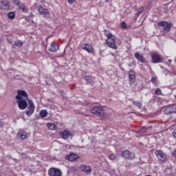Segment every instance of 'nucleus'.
<instances>
[{
    "mask_svg": "<svg viewBox=\"0 0 176 176\" xmlns=\"http://www.w3.org/2000/svg\"><path fill=\"white\" fill-rule=\"evenodd\" d=\"M48 50L50 52H52V53H56V52H57V50H58V45H57V44H56V43L52 42L50 44Z\"/></svg>",
    "mask_w": 176,
    "mask_h": 176,
    "instance_id": "a211bd4d",
    "label": "nucleus"
},
{
    "mask_svg": "<svg viewBox=\"0 0 176 176\" xmlns=\"http://www.w3.org/2000/svg\"><path fill=\"white\" fill-rule=\"evenodd\" d=\"M91 112L94 115H97V116H104L105 113L104 112V109L98 106L94 107L93 109H91Z\"/></svg>",
    "mask_w": 176,
    "mask_h": 176,
    "instance_id": "7ed1b4c3",
    "label": "nucleus"
},
{
    "mask_svg": "<svg viewBox=\"0 0 176 176\" xmlns=\"http://www.w3.org/2000/svg\"><path fill=\"white\" fill-rule=\"evenodd\" d=\"M21 46H23V41H21V40H16L14 41L12 47H21Z\"/></svg>",
    "mask_w": 176,
    "mask_h": 176,
    "instance_id": "4be33fe9",
    "label": "nucleus"
},
{
    "mask_svg": "<svg viewBox=\"0 0 176 176\" xmlns=\"http://www.w3.org/2000/svg\"><path fill=\"white\" fill-rule=\"evenodd\" d=\"M67 2L69 5H72V3H74L75 2V0H68Z\"/></svg>",
    "mask_w": 176,
    "mask_h": 176,
    "instance_id": "4c0bfd02",
    "label": "nucleus"
},
{
    "mask_svg": "<svg viewBox=\"0 0 176 176\" xmlns=\"http://www.w3.org/2000/svg\"><path fill=\"white\" fill-rule=\"evenodd\" d=\"M81 47L82 50H85L88 53H93V52H94V48H93V46L88 43H83Z\"/></svg>",
    "mask_w": 176,
    "mask_h": 176,
    "instance_id": "ddd939ff",
    "label": "nucleus"
},
{
    "mask_svg": "<svg viewBox=\"0 0 176 176\" xmlns=\"http://www.w3.org/2000/svg\"><path fill=\"white\" fill-rule=\"evenodd\" d=\"M129 78V85H133L135 82V72L130 71L128 74Z\"/></svg>",
    "mask_w": 176,
    "mask_h": 176,
    "instance_id": "f3484780",
    "label": "nucleus"
},
{
    "mask_svg": "<svg viewBox=\"0 0 176 176\" xmlns=\"http://www.w3.org/2000/svg\"><path fill=\"white\" fill-rule=\"evenodd\" d=\"M155 155L157 159L161 160V162H166V155L164 154V153H163V151H162V150L156 151Z\"/></svg>",
    "mask_w": 176,
    "mask_h": 176,
    "instance_id": "f8f14e48",
    "label": "nucleus"
},
{
    "mask_svg": "<svg viewBox=\"0 0 176 176\" xmlns=\"http://www.w3.org/2000/svg\"><path fill=\"white\" fill-rule=\"evenodd\" d=\"M170 76H176V69L173 68V71L169 72Z\"/></svg>",
    "mask_w": 176,
    "mask_h": 176,
    "instance_id": "72a5a7b5",
    "label": "nucleus"
},
{
    "mask_svg": "<svg viewBox=\"0 0 176 176\" xmlns=\"http://www.w3.org/2000/svg\"><path fill=\"white\" fill-rule=\"evenodd\" d=\"M164 115H171L176 113V104H170L168 106L164 111Z\"/></svg>",
    "mask_w": 176,
    "mask_h": 176,
    "instance_id": "0eeeda50",
    "label": "nucleus"
},
{
    "mask_svg": "<svg viewBox=\"0 0 176 176\" xmlns=\"http://www.w3.org/2000/svg\"><path fill=\"white\" fill-rule=\"evenodd\" d=\"M18 137H19L21 140H25L27 138V132L23 130H20L18 133Z\"/></svg>",
    "mask_w": 176,
    "mask_h": 176,
    "instance_id": "aec40b11",
    "label": "nucleus"
},
{
    "mask_svg": "<svg viewBox=\"0 0 176 176\" xmlns=\"http://www.w3.org/2000/svg\"><path fill=\"white\" fill-rule=\"evenodd\" d=\"M60 135L63 138V140H68L69 137H71V133L69 131H65L60 132Z\"/></svg>",
    "mask_w": 176,
    "mask_h": 176,
    "instance_id": "6ab92c4d",
    "label": "nucleus"
},
{
    "mask_svg": "<svg viewBox=\"0 0 176 176\" xmlns=\"http://www.w3.org/2000/svg\"><path fill=\"white\" fill-rule=\"evenodd\" d=\"M134 56L135 59L140 61V63H142L143 64H145V63H146V59L145 58V57H144V55H142L140 52L135 53Z\"/></svg>",
    "mask_w": 176,
    "mask_h": 176,
    "instance_id": "4468645a",
    "label": "nucleus"
},
{
    "mask_svg": "<svg viewBox=\"0 0 176 176\" xmlns=\"http://www.w3.org/2000/svg\"><path fill=\"white\" fill-rule=\"evenodd\" d=\"M38 12L39 14H41V16H43V17H50V12H49V10L46 8H43V7H38Z\"/></svg>",
    "mask_w": 176,
    "mask_h": 176,
    "instance_id": "6e6552de",
    "label": "nucleus"
},
{
    "mask_svg": "<svg viewBox=\"0 0 176 176\" xmlns=\"http://www.w3.org/2000/svg\"><path fill=\"white\" fill-rule=\"evenodd\" d=\"M133 105H135L136 107H138L139 108H141L142 107V104L140 101H133Z\"/></svg>",
    "mask_w": 176,
    "mask_h": 176,
    "instance_id": "cd10ccee",
    "label": "nucleus"
},
{
    "mask_svg": "<svg viewBox=\"0 0 176 176\" xmlns=\"http://www.w3.org/2000/svg\"><path fill=\"white\" fill-rule=\"evenodd\" d=\"M65 159L66 160H69V162H75V160L79 159V156L74 153H72L69 155H67Z\"/></svg>",
    "mask_w": 176,
    "mask_h": 176,
    "instance_id": "dca6fc26",
    "label": "nucleus"
},
{
    "mask_svg": "<svg viewBox=\"0 0 176 176\" xmlns=\"http://www.w3.org/2000/svg\"><path fill=\"white\" fill-rule=\"evenodd\" d=\"M152 62L157 64L162 61V56L157 52H153L151 54Z\"/></svg>",
    "mask_w": 176,
    "mask_h": 176,
    "instance_id": "1a4fd4ad",
    "label": "nucleus"
},
{
    "mask_svg": "<svg viewBox=\"0 0 176 176\" xmlns=\"http://www.w3.org/2000/svg\"><path fill=\"white\" fill-rule=\"evenodd\" d=\"M107 1V2H108V1H109V0H106Z\"/></svg>",
    "mask_w": 176,
    "mask_h": 176,
    "instance_id": "49530a36",
    "label": "nucleus"
},
{
    "mask_svg": "<svg viewBox=\"0 0 176 176\" xmlns=\"http://www.w3.org/2000/svg\"><path fill=\"white\" fill-rule=\"evenodd\" d=\"M155 94L156 96H162V89H160V88H157L156 90L155 91Z\"/></svg>",
    "mask_w": 176,
    "mask_h": 176,
    "instance_id": "7c9ffc66",
    "label": "nucleus"
},
{
    "mask_svg": "<svg viewBox=\"0 0 176 176\" xmlns=\"http://www.w3.org/2000/svg\"><path fill=\"white\" fill-rule=\"evenodd\" d=\"M47 126L48 129H50V130H54V129L56 128V124L53 123H47Z\"/></svg>",
    "mask_w": 176,
    "mask_h": 176,
    "instance_id": "bb28decb",
    "label": "nucleus"
},
{
    "mask_svg": "<svg viewBox=\"0 0 176 176\" xmlns=\"http://www.w3.org/2000/svg\"><path fill=\"white\" fill-rule=\"evenodd\" d=\"M80 170L85 174H90L91 173V167L89 165H86V164L81 165Z\"/></svg>",
    "mask_w": 176,
    "mask_h": 176,
    "instance_id": "2eb2a0df",
    "label": "nucleus"
},
{
    "mask_svg": "<svg viewBox=\"0 0 176 176\" xmlns=\"http://www.w3.org/2000/svg\"><path fill=\"white\" fill-rule=\"evenodd\" d=\"M106 43L109 47L116 49V43H115V36L106 40Z\"/></svg>",
    "mask_w": 176,
    "mask_h": 176,
    "instance_id": "9b49d317",
    "label": "nucleus"
},
{
    "mask_svg": "<svg viewBox=\"0 0 176 176\" xmlns=\"http://www.w3.org/2000/svg\"><path fill=\"white\" fill-rule=\"evenodd\" d=\"M18 8L23 13L28 12V8H27V6L24 3H21Z\"/></svg>",
    "mask_w": 176,
    "mask_h": 176,
    "instance_id": "412c9836",
    "label": "nucleus"
},
{
    "mask_svg": "<svg viewBox=\"0 0 176 176\" xmlns=\"http://www.w3.org/2000/svg\"><path fill=\"white\" fill-rule=\"evenodd\" d=\"M129 67H134V62H131L129 64Z\"/></svg>",
    "mask_w": 176,
    "mask_h": 176,
    "instance_id": "ea45409f",
    "label": "nucleus"
},
{
    "mask_svg": "<svg viewBox=\"0 0 176 176\" xmlns=\"http://www.w3.org/2000/svg\"><path fill=\"white\" fill-rule=\"evenodd\" d=\"M16 103L19 109L21 111H24V109H26L27 107H28L27 99H16Z\"/></svg>",
    "mask_w": 176,
    "mask_h": 176,
    "instance_id": "f03ea898",
    "label": "nucleus"
},
{
    "mask_svg": "<svg viewBox=\"0 0 176 176\" xmlns=\"http://www.w3.org/2000/svg\"><path fill=\"white\" fill-rule=\"evenodd\" d=\"M10 8V1L8 0H3L0 1V9L1 10H8Z\"/></svg>",
    "mask_w": 176,
    "mask_h": 176,
    "instance_id": "9d476101",
    "label": "nucleus"
},
{
    "mask_svg": "<svg viewBox=\"0 0 176 176\" xmlns=\"http://www.w3.org/2000/svg\"><path fill=\"white\" fill-rule=\"evenodd\" d=\"M165 10H164V13L166 14H167V13H168V10L167 9V8H164Z\"/></svg>",
    "mask_w": 176,
    "mask_h": 176,
    "instance_id": "a19ab883",
    "label": "nucleus"
},
{
    "mask_svg": "<svg viewBox=\"0 0 176 176\" xmlns=\"http://www.w3.org/2000/svg\"><path fill=\"white\" fill-rule=\"evenodd\" d=\"M85 80H86V82H87L88 83H92L93 82V77H91V76H86L85 77Z\"/></svg>",
    "mask_w": 176,
    "mask_h": 176,
    "instance_id": "a878e982",
    "label": "nucleus"
},
{
    "mask_svg": "<svg viewBox=\"0 0 176 176\" xmlns=\"http://www.w3.org/2000/svg\"><path fill=\"white\" fill-rule=\"evenodd\" d=\"M8 19H10V20H13V19H14V17H16V14L14 13V12H10L8 14Z\"/></svg>",
    "mask_w": 176,
    "mask_h": 176,
    "instance_id": "b1692460",
    "label": "nucleus"
},
{
    "mask_svg": "<svg viewBox=\"0 0 176 176\" xmlns=\"http://www.w3.org/2000/svg\"><path fill=\"white\" fill-rule=\"evenodd\" d=\"M7 157H8V159H12V155H7Z\"/></svg>",
    "mask_w": 176,
    "mask_h": 176,
    "instance_id": "79ce46f5",
    "label": "nucleus"
},
{
    "mask_svg": "<svg viewBox=\"0 0 176 176\" xmlns=\"http://www.w3.org/2000/svg\"><path fill=\"white\" fill-rule=\"evenodd\" d=\"M151 82L153 83L154 86H157V77H153L151 78Z\"/></svg>",
    "mask_w": 176,
    "mask_h": 176,
    "instance_id": "c85d7f7f",
    "label": "nucleus"
},
{
    "mask_svg": "<svg viewBox=\"0 0 176 176\" xmlns=\"http://www.w3.org/2000/svg\"><path fill=\"white\" fill-rule=\"evenodd\" d=\"M41 118H46L47 116V111L46 110H41L39 113Z\"/></svg>",
    "mask_w": 176,
    "mask_h": 176,
    "instance_id": "393cba45",
    "label": "nucleus"
},
{
    "mask_svg": "<svg viewBox=\"0 0 176 176\" xmlns=\"http://www.w3.org/2000/svg\"><path fill=\"white\" fill-rule=\"evenodd\" d=\"M172 155L174 157H175V160H176V150H175L173 153H172Z\"/></svg>",
    "mask_w": 176,
    "mask_h": 176,
    "instance_id": "58836bf2",
    "label": "nucleus"
},
{
    "mask_svg": "<svg viewBox=\"0 0 176 176\" xmlns=\"http://www.w3.org/2000/svg\"><path fill=\"white\" fill-rule=\"evenodd\" d=\"M49 176H62L63 172L60 168H51L48 170Z\"/></svg>",
    "mask_w": 176,
    "mask_h": 176,
    "instance_id": "423d86ee",
    "label": "nucleus"
},
{
    "mask_svg": "<svg viewBox=\"0 0 176 176\" xmlns=\"http://www.w3.org/2000/svg\"><path fill=\"white\" fill-rule=\"evenodd\" d=\"M17 95L15 96L16 100H27L28 102V110L25 111V115L30 118L35 111V104L32 100L28 99V94L24 90L19 89L16 91Z\"/></svg>",
    "mask_w": 176,
    "mask_h": 176,
    "instance_id": "f257e3e1",
    "label": "nucleus"
},
{
    "mask_svg": "<svg viewBox=\"0 0 176 176\" xmlns=\"http://www.w3.org/2000/svg\"><path fill=\"white\" fill-rule=\"evenodd\" d=\"M102 52H104L103 50H100L99 53L100 54H102Z\"/></svg>",
    "mask_w": 176,
    "mask_h": 176,
    "instance_id": "37998d69",
    "label": "nucleus"
},
{
    "mask_svg": "<svg viewBox=\"0 0 176 176\" xmlns=\"http://www.w3.org/2000/svg\"><path fill=\"white\" fill-rule=\"evenodd\" d=\"M109 159L110 160H116V155L115 154H110L109 155Z\"/></svg>",
    "mask_w": 176,
    "mask_h": 176,
    "instance_id": "473e14b6",
    "label": "nucleus"
},
{
    "mask_svg": "<svg viewBox=\"0 0 176 176\" xmlns=\"http://www.w3.org/2000/svg\"><path fill=\"white\" fill-rule=\"evenodd\" d=\"M121 28L123 29V30H125V28H127V25L126 24V22H122L121 23Z\"/></svg>",
    "mask_w": 176,
    "mask_h": 176,
    "instance_id": "c9c22d12",
    "label": "nucleus"
},
{
    "mask_svg": "<svg viewBox=\"0 0 176 176\" xmlns=\"http://www.w3.org/2000/svg\"><path fill=\"white\" fill-rule=\"evenodd\" d=\"M14 3L16 6H18V8H19L20 6V5L21 4V2L20 1V0H14Z\"/></svg>",
    "mask_w": 176,
    "mask_h": 176,
    "instance_id": "f704fd0d",
    "label": "nucleus"
},
{
    "mask_svg": "<svg viewBox=\"0 0 176 176\" xmlns=\"http://www.w3.org/2000/svg\"><path fill=\"white\" fill-rule=\"evenodd\" d=\"M146 130H148V129L145 126H143L142 129H140V133L141 134H145V133H146Z\"/></svg>",
    "mask_w": 176,
    "mask_h": 176,
    "instance_id": "2f4dec72",
    "label": "nucleus"
},
{
    "mask_svg": "<svg viewBox=\"0 0 176 176\" xmlns=\"http://www.w3.org/2000/svg\"><path fill=\"white\" fill-rule=\"evenodd\" d=\"M121 156L124 157V159H126L127 160H133L134 157H135V155L129 150H125L121 152Z\"/></svg>",
    "mask_w": 176,
    "mask_h": 176,
    "instance_id": "20e7f679",
    "label": "nucleus"
},
{
    "mask_svg": "<svg viewBox=\"0 0 176 176\" xmlns=\"http://www.w3.org/2000/svg\"><path fill=\"white\" fill-rule=\"evenodd\" d=\"M2 121L0 120V127H2Z\"/></svg>",
    "mask_w": 176,
    "mask_h": 176,
    "instance_id": "c03bdc74",
    "label": "nucleus"
},
{
    "mask_svg": "<svg viewBox=\"0 0 176 176\" xmlns=\"http://www.w3.org/2000/svg\"><path fill=\"white\" fill-rule=\"evenodd\" d=\"M164 74H165L166 76H167L168 75H170V71L168 70H165L164 72Z\"/></svg>",
    "mask_w": 176,
    "mask_h": 176,
    "instance_id": "e433bc0d",
    "label": "nucleus"
},
{
    "mask_svg": "<svg viewBox=\"0 0 176 176\" xmlns=\"http://www.w3.org/2000/svg\"><path fill=\"white\" fill-rule=\"evenodd\" d=\"M143 11H144V8H139L138 12L135 14L136 17H138V16H140V14H141V13H142Z\"/></svg>",
    "mask_w": 176,
    "mask_h": 176,
    "instance_id": "c756f323",
    "label": "nucleus"
},
{
    "mask_svg": "<svg viewBox=\"0 0 176 176\" xmlns=\"http://www.w3.org/2000/svg\"><path fill=\"white\" fill-rule=\"evenodd\" d=\"M157 25H159V27H164V32L167 33L170 32L172 24L171 23H168L167 21H160L157 23Z\"/></svg>",
    "mask_w": 176,
    "mask_h": 176,
    "instance_id": "39448f33",
    "label": "nucleus"
},
{
    "mask_svg": "<svg viewBox=\"0 0 176 176\" xmlns=\"http://www.w3.org/2000/svg\"><path fill=\"white\" fill-rule=\"evenodd\" d=\"M169 63H171V60H168Z\"/></svg>",
    "mask_w": 176,
    "mask_h": 176,
    "instance_id": "a18cd8bd",
    "label": "nucleus"
},
{
    "mask_svg": "<svg viewBox=\"0 0 176 176\" xmlns=\"http://www.w3.org/2000/svg\"><path fill=\"white\" fill-rule=\"evenodd\" d=\"M104 35H105V36L107 37V39H109L110 38H113L114 36L112 35V33H111V32L104 30Z\"/></svg>",
    "mask_w": 176,
    "mask_h": 176,
    "instance_id": "5701e85b",
    "label": "nucleus"
}]
</instances>
